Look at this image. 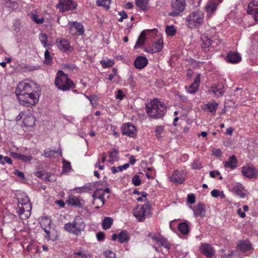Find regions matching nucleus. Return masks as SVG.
Instances as JSON below:
<instances>
[{"label":"nucleus","mask_w":258,"mask_h":258,"mask_svg":"<svg viewBox=\"0 0 258 258\" xmlns=\"http://www.w3.org/2000/svg\"><path fill=\"white\" fill-rule=\"evenodd\" d=\"M85 227V224L82 218L80 216H77L72 222L66 223L64 226V228L70 233L78 235L84 229Z\"/></svg>","instance_id":"39448f33"},{"label":"nucleus","mask_w":258,"mask_h":258,"mask_svg":"<svg viewBox=\"0 0 258 258\" xmlns=\"http://www.w3.org/2000/svg\"><path fill=\"white\" fill-rule=\"evenodd\" d=\"M213 154L217 157H220L222 154L221 151L219 149L213 150Z\"/></svg>","instance_id":"69168bd1"},{"label":"nucleus","mask_w":258,"mask_h":258,"mask_svg":"<svg viewBox=\"0 0 258 258\" xmlns=\"http://www.w3.org/2000/svg\"><path fill=\"white\" fill-rule=\"evenodd\" d=\"M105 258H115V253L111 250H106L104 252Z\"/></svg>","instance_id":"3c124183"},{"label":"nucleus","mask_w":258,"mask_h":258,"mask_svg":"<svg viewBox=\"0 0 258 258\" xmlns=\"http://www.w3.org/2000/svg\"><path fill=\"white\" fill-rule=\"evenodd\" d=\"M163 41L161 38L158 41L154 42L151 46L147 48V51L151 53H154L160 51L163 48Z\"/></svg>","instance_id":"a211bd4d"},{"label":"nucleus","mask_w":258,"mask_h":258,"mask_svg":"<svg viewBox=\"0 0 258 258\" xmlns=\"http://www.w3.org/2000/svg\"><path fill=\"white\" fill-rule=\"evenodd\" d=\"M40 225L41 228L44 230L46 234V237H47L49 240L54 241L56 239V238L51 237L50 236L51 225V219L47 217L42 218L40 222Z\"/></svg>","instance_id":"9d476101"},{"label":"nucleus","mask_w":258,"mask_h":258,"mask_svg":"<svg viewBox=\"0 0 258 258\" xmlns=\"http://www.w3.org/2000/svg\"><path fill=\"white\" fill-rule=\"evenodd\" d=\"M97 190H101L102 192H100V193L102 194V196H103L105 198L106 196L107 198H109V196L108 194L110 192V189L108 188H106L105 189H103L102 188L97 189Z\"/></svg>","instance_id":"864d4df0"},{"label":"nucleus","mask_w":258,"mask_h":258,"mask_svg":"<svg viewBox=\"0 0 258 258\" xmlns=\"http://www.w3.org/2000/svg\"><path fill=\"white\" fill-rule=\"evenodd\" d=\"M194 215L196 216L203 217L205 214V210L204 204L199 203L197 206H195L193 209Z\"/></svg>","instance_id":"c85d7f7f"},{"label":"nucleus","mask_w":258,"mask_h":258,"mask_svg":"<svg viewBox=\"0 0 258 258\" xmlns=\"http://www.w3.org/2000/svg\"><path fill=\"white\" fill-rule=\"evenodd\" d=\"M148 115L153 118H158L163 117L166 111L165 104L157 99H154L146 106Z\"/></svg>","instance_id":"f03ea898"},{"label":"nucleus","mask_w":258,"mask_h":258,"mask_svg":"<svg viewBox=\"0 0 258 258\" xmlns=\"http://www.w3.org/2000/svg\"><path fill=\"white\" fill-rule=\"evenodd\" d=\"M133 215L138 222H142L150 214V206L148 203L142 206H138L133 211Z\"/></svg>","instance_id":"423d86ee"},{"label":"nucleus","mask_w":258,"mask_h":258,"mask_svg":"<svg viewBox=\"0 0 258 258\" xmlns=\"http://www.w3.org/2000/svg\"><path fill=\"white\" fill-rule=\"evenodd\" d=\"M158 244L160 246H163L166 248L168 250H169L170 248V243L168 241V240L163 237H161L159 242H158Z\"/></svg>","instance_id":"c03bdc74"},{"label":"nucleus","mask_w":258,"mask_h":258,"mask_svg":"<svg viewBox=\"0 0 258 258\" xmlns=\"http://www.w3.org/2000/svg\"><path fill=\"white\" fill-rule=\"evenodd\" d=\"M132 182L135 186H139L141 184V181L139 175H135L132 179Z\"/></svg>","instance_id":"8fccbe9b"},{"label":"nucleus","mask_w":258,"mask_h":258,"mask_svg":"<svg viewBox=\"0 0 258 258\" xmlns=\"http://www.w3.org/2000/svg\"><path fill=\"white\" fill-rule=\"evenodd\" d=\"M111 0H97L96 4L98 6L102 7L105 9L108 10L109 8Z\"/></svg>","instance_id":"ea45409f"},{"label":"nucleus","mask_w":258,"mask_h":258,"mask_svg":"<svg viewBox=\"0 0 258 258\" xmlns=\"http://www.w3.org/2000/svg\"><path fill=\"white\" fill-rule=\"evenodd\" d=\"M123 135H126L130 137H134L136 135L135 127L130 123H126L121 128Z\"/></svg>","instance_id":"6ab92c4d"},{"label":"nucleus","mask_w":258,"mask_h":258,"mask_svg":"<svg viewBox=\"0 0 258 258\" xmlns=\"http://www.w3.org/2000/svg\"><path fill=\"white\" fill-rule=\"evenodd\" d=\"M124 95L121 90H118L116 94V98L120 100H122L123 98Z\"/></svg>","instance_id":"e2e57ef3"},{"label":"nucleus","mask_w":258,"mask_h":258,"mask_svg":"<svg viewBox=\"0 0 258 258\" xmlns=\"http://www.w3.org/2000/svg\"><path fill=\"white\" fill-rule=\"evenodd\" d=\"M200 250L204 255L209 258L212 257L215 253L213 247L207 243H202L200 247Z\"/></svg>","instance_id":"4468645a"},{"label":"nucleus","mask_w":258,"mask_h":258,"mask_svg":"<svg viewBox=\"0 0 258 258\" xmlns=\"http://www.w3.org/2000/svg\"><path fill=\"white\" fill-rule=\"evenodd\" d=\"M217 4L214 2H210L207 3L205 6V10L209 15H212L216 11L217 7Z\"/></svg>","instance_id":"2f4dec72"},{"label":"nucleus","mask_w":258,"mask_h":258,"mask_svg":"<svg viewBox=\"0 0 258 258\" xmlns=\"http://www.w3.org/2000/svg\"><path fill=\"white\" fill-rule=\"evenodd\" d=\"M17 213L21 219H27L31 215V204L29 198L25 195H21L18 196Z\"/></svg>","instance_id":"7ed1b4c3"},{"label":"nucleus","mask_w":258,"mask_h":258,"mask_svg":"<svg viewBox=\"0 0 258 258\" xmlns=\"http://www.w3.org/2000/svg\"><path fill=\"white\" fill-rule=\"evenodd\" d=\"M178 231L182 234L186 235L189 232V227L186 222H181L177 226Z\"/></svg>","instance_id":"473e14b6"},{"label":"nucleus","mask_w":258,"mask_h":258,"mask_svg":"<svg viewBox=\"0 0 258 258\" xmlns=\"http://www.w3.org/2000/svg\"><path fill=\"white\" fill-rule=\"evenodd\" d=\"M52 62V57L50 55V52L48 50H46L44 53V63L46 65H50Z\"/></svg>","instance_id":"37998d69"},{"label":"nucleus","mask_w":258,"mask_h":258,"mask_svg":"<svg viewBox=\"0 0 258 258\" xmlns=\"http://www.w3.org/2000/svg\"><path fill=\"white\" fill-rule=\"evenodd\" d=\"M56 43L58 49L62 52H71L73 50V47L66 39H57Z\"/></svg>","instance_id":"2eb2a0df"},{"label":"nucleus","mask_w":258,"mask_h":258,"mask_svg":"<svg viewBox=\"0 0 258 258\" xmlns=\"http://www.w3.org/2000/svg\"><path fill=\"white\" fill-rule=\"evenodd\" d=\"M54 84L58 89L63 91H69L76 87L74 82L62 71H58Z\"/></svg>","instance_id":"20e7f679"},{"label":"nucleus","mask_w":258,"mask_h":258,"mask_svg":"<svg viewBox=\"0 0 258 258\" xmlns=\"http://www.w3.org/2000/svg\"><path fill=\"white\" fill-rule=\"evenodd\" d=\"M247 12L248 15L255 16L258 14V1H252L248 5Z\"/></svg>","instance_id":"a878e982"},{"label":"nucleus","mask_w":258,"mask_h":258,"mask_svg":"<svg viewBox=\"0 0 258 258\" xmlns=\"http://www.w3.org/2000/svg\"><path fill=\"white\" fill-rule=\"evenodd\" d=\"M70 32L73 35H81L84 32L83 25L77 22L72 23V27L70 29Z\"/></svg>","instance_id":"412c9836"},{"label":"nucleus","mask_w":258,"mask_h":258,"mask_svg":"<svg viewBox=\"0 0 258 258\" xmlns=\"http://www.w3.org/2000/svg\"><path fill=\"white\" fill-rule=\"evenodd\" d=\"M32 159V157L31 156H26L21 154L20 160L23 161V162L31 161Z\"/></svg>","instance_id":"4d7b16f0"},{"label":"nucleus","mask_w":258,"mask_h":258,"mask_svg":"<svg viewBox=\"0 0 258 258\" xmlns=\"http://www.w3.org/2000/svg\"><path fill=\"white\" fill-rule=\"evenodd\" d=\"M151 31L157 32V30L156 29H154L153 30H145L141 32L138 40L137 41L136 44L135 46V48H139L140 46L144 45L146 40V36L147 35V33Z\"/></svg>","instance_id":"5701e85b"},{"label":"nucleus","mask_w":258,"mask_h":258,"mask_svg":"<svg viewBox=\"0 0 258 258\" xmlns=\"http://www.w3.org/2000/svg\"><path fill=\"white\" fill-rule=\"evenodd\" d=\"M58 153H59L60 156H62V153L61 151L54 150H49L48 151V154H50V157L49 158H52L54 156V154Z\"/></svg>","instance_id":"13d9d810"},{"label":"nucleus","mask_w":258,"mask_h":258,"mask_svg":"<svg viewBox=\"0 0 258 258\" xmlns=\"http://www.w3.org/2000/svg\"><path fill=\"white\" fill-rule=\"evenodd\" d=\"M82 201L79 197L70 195L66 202L69 205L80 207L82 206Z\"/></svg>","instance_id":"393cba45"},{"label":"nucleus","mask_w":258,"mask_h":258,"mask_svg":"<svg viewBox=\"0 0 258 258\" xmlns=\"http://www.w3.org/2000/svg\"><path fill=\"white\" fill-rule=\"evenodd\" d=\"M36 119L32 115H27L25 116L23 120V123L24 126L32 127L35 123Z\"/></svg>","instance_id":"7c9ffc66"},{"label":"nucleus","mask_w":258,"mask_h":258,"mask_svg":"<svg viewBox=\"0 0 258 258\" xmlns=\"http://www.w3.org/2000/svg\"><path fill=\"white\" fill-rule=\"evenodd\" d=\"M32 21L38 24H41L44 23V19L43 17H31Z\"/></svg>","instance_id":"603ef678"},{"label":"nucleus","mask_w":258,"mask_h":258,"mask_svg":"<svg viewBox=\"0 0 258 258\" xmlns=\"http://www.w3.org/2000/svg\"><path fill=\"white\" fill-rule=\"evenodd\" d=\"M118 153V151L116 149H112L110 150V151L109 152V159L108 160L110 163L113 164L114 161L117 159Z\"/></svg>","instance_id":"c9c22d12"},{"label":"nucleus","mask_w":258,"mask_h":258,"mask_svg":"<svg viewBox=\"0 0 258 258\" xmlns=\"http://www.w3.org/2000/svg\"><path fill=\"white\" fill-rule=\"evenodd\" d=\"M209 173L210 176L212 178H215L217 175L220 174V172L218 171H211Z\"/></svg>","instance_id":"338daca9"},{"label":"nucleus","mask_w":258,"mask_h":258,"mask_svg":"<svg viewBox=\"0 0 258 258\" xmlns=\"http://www.w3.org/2000/svg\"><path fill=\"white\" fill-rule=\"evenodd\" d=\"M130 164L128 163L124 164L123 165L119 166L117 167H112L111 168V170L113 174H115L118 172H121L123 169H126L129 167Z\"/></svg>","instance_id":"79ce46f5"},{"label":"nucleus","mask_w":258,"mask_h":258,"mask_svg":"<svg viewBox=\"0 0 258 258\" xmlns=\"http://www.w3.org/2000/svg\"><path fill=\"white\" fill-rule=\"evenodd\" d=\"M237 247L242 252H246L252 248V245L248 240H240L238 241Z\"/></svg>","instance_id":"b1692460"},{"label":"nucleus","mask_w":258,"mask_h":258,"mask_svg":"<svg viewBox=\"0 0 258 258\" xmlns=\"http://www.w3.org/2000/svg\"><path fill=\"white\" fill-rule=\"evenodd\" d=\"M231 191L240 197L241 198H244L245 197V194L244 192V188L241 184H237L235 185L231 189Z\"/></svg>","instance_id":"c756f323"},{"label":"nucleus","mask_w":258,"mask_h":258,"mask_svg":"<svg viewBox=\"0 0 258 258\" xmlns=\"http://www.w3.org/2000/svg\"><path fill=\"white\" fill-rule=\"evenodd\" d=\"M226 58L228 62L232 63H238L241 59L238 53L231 51L227 53Z\"/></svg>","instance_id":"bb28decb"},{"label":"nucleus","mask_w":258,"mask_h":258,"mask_svg":"<svg viewBox=\"0 0 258 258\" xmlns=\"http://www.w3.org/2000/svg\"><path fill=\"white\" fill-rule=\"evenodd\" d=\"M148 64L147 58L143 56H139L135 59L134 65L137 69H142L144 68Z\"/></svg>","instance_id":"4be33fe9"},{"label":"nucleus","mask_w":258,"mask_h":258,"mask_svg":"<svg viewBox=\"0 0 258 258\" xmlns=\"http://www.w3.org/2000/svg\"><path fill=\"white\" fill-rule=\"evenodd\" d=\"M130 239L128 233L125 231H121L118 234V241L120 243L127 242Z\"/></svg>","instance_id":"72a5a7b5"},{"label":"nucleus","mask_w":258,"mask_h":258,"mask_svg":"<svg viewBox=\"0 0 258 258\" xmlns=\"http://www.w3.org/2000/svg\"><path fill=\"white\" fill-rule=\"evenodd\" d=\"M241 173L245 177L252 179L257 176V171L252 165L246 164L242 167Z\"/></svg>","instance_id":"1a4fd4ad"},{"label":"nucleus","mask_w":258,"mask_h":258,"mask_svg":"<svg viewBox=\"0 0 258 258\" xmlns=\"http://www.w3.org/2000/svg\"><path fill=\"white\" fill-rule=\"evenodd\" d=\"M113 220L110 217H105L102 222V227L104 229L107 230L110 228L112 224Z\"/></svg>","instance_id":"4c0bfd02"},{"label":"nucleus","mask_w":258,"mask_h":258,"mask_svg":"<svg viewBox=\"0 0 258 258\" xmlns=\"http://www.w3.org/2000/svg\"><path fill=\"white\" fill-rule=\"evenodd\" d=\"M47 35L45 33H40L39 35V39L40 41H41V43L43 44V46L46 47L47 45Z\"/></svg>","instance_id":"a18cd8bd"},{"label":"nucleus","mask_w":258,"mask_h":258,"mask_svg":"<svg viewBox=\"0 0 258 258\" xmlns=\"http://www.w3.org/2000/svg\"><path fill=\"white\" fill-rule=\"evenodd\" d=\"M190 166L193 169H200L203 167L201 163L199 160H195Z\"/></svg>","instance_id":"de8ad7c7"},{"label":"nucleus","mask_w":258,"mask_h":258,"mask_svg":"<svg viewBox=\"0 0 258 258\" xmlns=\"http://www.w3.org/2000/svg\"><path fill=\"white\" fill-rule=\"evenodd\" d=\"M96 237L98 241H100L103 240L105 238V234L103 232H98L96 234Z\"/></svg>","instance_id":"bf43d9fd"},{"label":"nucleus","mask_w":258,"mask_h":258,"mask_svg":"<svg viewBox=\"0 0 258 258\" xmlns=\"http://www.w3.org/2000/svg\"><path fill=\"white\" fill-rule=\"evenodd\" d=\"M37 173L39 174V175H38V176L42 178L43 179H44L45 180H49V178L50 176V175L49 173H46V172L42 173H39V172H38Z\"/></svg>","instance_id":"5fc2aeb1"},{"label":"nucleus","mask_w":258,"mask_h":258,"mask_svg":"<svg viewBox=\"0 0 258 258\" xmlns=\"http://www.w3.org/2000/svg\"><path fill=\"white\" fill-rule=\"evenodd\" d=\"M135 3L137 6L143 11H146L148 9L147 0H136Z\"/></svg>","instance_id":"e433bc0d"},{"label":"nucleus","mask_w":258,"mask_h":258,"mask_svg":"<svg viewBox=\"0 0 258 258\" xmlns=\"http://www.w3.org/2000/svg\"><path fill=\"white\" fill-rule=\"evenodd\" d=\"M185 175L182 170H174L171 176L170 180L174 182L182 183L185 180Z\"/></svg>","instance_id":"f3484780"},{"label":"nucleus","mask_w":258,"mask_h":258,"mask_svg":"<svg viewBox=\"0 0 258 258\" xmlns=\"http://www.w3.org/2000/svg\"><path fill=\"white\" fill-rule=\"evenodd\" d=\"M10 156L13 158L20 159L21 154L12 152L10 153Z\"/></svg>","instance_id":"0e129e2a"},{"label":"nucleus","mask_w":258,"mask_h":258,"mask_svg":"<svg viewBox=\"0 0 258 258\" xmlns=\"http://www.w3.org/2000/svg\"><path fill=\"white\" fill-rule=\"evenodd\" d=\"M237 214L240 217L242 218H244L246 216L245 213L242 212L240 208L237 210Z\"/></svg>","instance_id":"774afa93"},{"label":"nucleus","mask_w":258,"mask_h":258,"mask_svg":"<svg viewBox=\"0 0 258 258\" xmlns=\"http://www.w3.org/2000/svg\"><path fill=\"white\" fill-rule=\"evenodd\" d=\"M156 132V136L158 139L162 137V135L164 133V128L162 126H157L155 130Z\"/></svg>","instance_id":"49530a36"},{"label":"nucleus","mask_w":258,"mask_h":258,"mask_svg":"<svg viewBox=\"0 0 258 258\" xmlns=\"http://www.w3.org/2000/svg\"><path fill=\"white\" fill-rule=\"evenodd\" d=\"M100 63L103 68L111 67L114 63L113 59H107L100 60Z\"/></svg>","instance_id":"58836bf2"},{"label":"nucleus","mask_w":258,"mask_h":258,"mask_svg":"<svg viewBox=\"0 0 258 258\" xmlns=\"http://www.w3.org/2000/svg\"><path fill=\"white\" fill-rule=\"evenodd\" d=\"M196 201V197L192 194H189L187 196V202L191 204H194Z\"/></svg>","instance_id":"6e6d98bb"},{"label":"nucleus","mask_w":258,"mask_h":258,"mask_svg":"<svg viewBox=\"0 0 258 258\" xmlns=\"http://www.w3.org/2000/svg\"><path fill=\"white\" fill-rule=\"evenodd\" d=\"M204 17H186L185 23L187 27L190 29L200 27L204 21Z\"/></svg>","instance_id":"ddd939ff"},{"label":"nucleus","mask_w":258,"mask_h":258,"mask_svg":"<svg viewBox=\"0 0 258 258\" xmlns=\"http://www.w3.org/2000/svg\"><path fill=\"white\" fill-rule=\"evenodd\" d=\"M216 37H214L213 40H211L206 35H203L201 37V41H202L201 47L205 51H207L210 47H214L217 46L218 42L215 41Z\"/></svg>","instance_id":"f8f14e48"},{"label":"nucleus","mask_w":258,"mask_h":258,"mask_svg":"<svg viewBox=\"0 0 258 258\" xmlns=\"http://www.w3.org/2000/svg\"><path fill=\"white\" fill-rule=\"evenodd\" d=\"M101 190H96L94 192L92 197L93 201L92 204L95 206L96 209H99L102 207L105 204V197L102 196Z\"/></svg>","instance_id":"9b49d317"},{"label":"nucleus","mask_w":258,"mask_h":258,"mask_svg":"<svg viewBox=\"0 0 258 258\" xmlns=\"http://www.w3.org/2000/svg\"><path fill=\"white\" fill-rule=\"evenodd\" d=\"M76 7L77 4L73 0H59V3L56 6L57 9L61 12L73 10Z\"/></svg>","instance_id":"6e6552de"},{"label":"nucleus","mask_w":258,"mask_h":258,"mask_svg":"<svg viewBox=\"0 0 258 258\" xmlns=\"http://www.w3.org/2000/svg\"><path fill=\"white\" fill-rule=\"evenodd\" d=\"M224 163L226 168L233 169L237 166V160L234 155H232Z\"/></svg>","instance_id":"cd10ccee"},{"label":"nucleus","mask_w":258,"mask_h":258,"mask_svg":"<svg viewBox=\"0 0 258 258\" xmlns=\"http://www.w3.org/2000/svg\"><path fill=\"white\" fill-rule=\"evenodd\" d=\"M63 170L65 171H69L71 169V163L65 159L62 161Z\"/></svg>","instance_id":"09e8293b"},{"label":"nucleus","mask_w":258,"mask_h":258,"mask_svg":"<svg viewBox=\"0 0 258 258\" xmlns=\"http://www.w3.org/2000/svg\"><path fill=\"white\" fill-rule=\"evenodd\" d=\"M211 196L214 198H217L220 196V192L218 189H213L211 192Z\"/></svg>","instance_id":"680f3d73"},{"label":"nucleus","mask_w":258,"mask_h":258,"mask_svg":"<svg viewBox=\"0 0 258 258\" xmlns=\"http://www.w3.org/2000/svg\"><path fill=\"white\" fill-rule=\"evenodd\" d=\"M201 81L200 75H198L193 83L190 85L189 86H185V88L186 91L189 94H195L197 92L199 89L200 83Z\"/></svg>","instance_id":"aec40b11"},{"label":"nucleus","mask_w":258,"mask_h":258,"mask_svg":"<svg viewBox=\"0 0 258 258\" xmlns=\"http://www.w3.org/2000/svg\"><path fill=\"white\" fill-rule=\"evenodd\" d=\"M209 111L213 114H215L218 108V104L215 101L210 102L206 105Z\"/></svg>","instance_id":"f704fd0d"},{"label":"nucleus","mask_w":258,"mask_h":258,"mask_svg":"<svg viewBox=\"0 0 258 258\" xmlns=\"http://www.w3.org/2000/svg\"><path fill=\"white\" fill-rule=\"evenodd\" d=\"M16 94L21 105L31 107L39 101V95L32 89L30 83L20 82L17 85Z\"/></svg>","instance_id":"f257e3e1"},{"label":"nucleus","mask_w":258,"mask_h":258,"mask_svg":"<svg viewBox=\"0 0 258 258\" xmlns=\"http://www.w3.org/2000/svg\"><path fill=\"white\" fill-rule=\"evenodd\" d=\"M210 91L212 92L217 97H221L225 93V88L222 83L218 82L210 88Z\"/></svg>","instance_id":"dca6fc26"},{"label":"nucleus","mask_w":258,"mask_h":258,"mask_svg":"<svg viewBox=\"0 0 258 258\" xmlns=\"http://www.w3.org/2000/svg\"><path fill=\"white\" fill-rule=\"evenodd\" d=\"M171 4L172 10L169 14L171 16H177L185 9V0H171Z\"/></svg>","instance_id":"0eeeda50"},{"label":"nucleus","mask_w":258,"mask_h":258,"mask_svg":"<svg viewBox=\"0 0 258 258\" xmlns=\"http://www.w3.org/2000/svg\"><path fill=\"white\" fill-rule=\"evenodd\" d=\"M74 254L76 255H78L80 256L81 258H87V255L85 251H79L74 252Z\"/></svg>","instance_id":"052dcab7"},{"label":"nucleus","mask_w":258,"mask_h":258,"mask_svg":"<svg viewBox=\"0 0 258 258\" xmlns=\"http://www.w3.org/2000/svg\"><path fill=\"white\" fill-rule=\"evenodd\" d=\"M165 32L168 36H173L176 32V29L173 25L166 26Z\"/></svg>","instance_id":"a19ab883"}]
</instances>
